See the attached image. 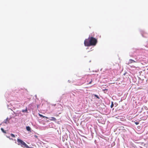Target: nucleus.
Wrapping results in <instances>:
<instances>
[{"label":"nucleus","instance_id":"f8f14e48","mask_svg":"<svg viewBox=\"0 0 148 148\" xmlns=\"http://www.w3.org/2000/svg\"><path fill=\"white\" fill-rule=\"evenodd\" d=\"M26 148H34L33 147H29L28 145L27 146Z\"/></svg>","mask_w":148,"mask_h":148},{"label":"nucleus","instance_id":"f257e3e1","mask_svg":"<svg viewBox=\"0 0 148 148\" xmlns=\"http://www.w3.org/2000/svg\"><path fill=\"white\" fill-rule=\"evenodd\" d=\"M97 42V39L92 37H89L88 39H86L84 41V44L85 46L89 47L95 46Z\"/></svg>","mask_w":148,"mask_h":148},{"label":"nucleus","instance_id":"9b49d317","mask_svg":"<svg viewBox=\"0 0 148 148\" xmlns=\"http://www.w3.org/2000/svg\"><path fill=\"white\" fill-rule=\"evenodd\" d=\"M94 95L95 97H96L98 99H99V96L98 95Z\"/></svg>","mask_w":148,"mask_h":148},{"label":"nucleus","instance_id":"dca6fc26","mask_svg":"<svg viewBox=\"0 0 148 148\" xmlns=\"http://www.w3.org/2000/svg\"><path fill=\"white\" fill-rule=\"evenodd\" d=\"M132 67H135V66H132Z\"/></svg>","mask_w":148,"mask_h":148},{"label":"nucleus","instance_id":"6e6552de","mask_svg":"<svg viewBox=\"0 0 148 148\" xmlns=\"http://www.w3.org/2000/svg\"><path fill=\"white\" fill-rule=\"evenodd\" d=\"M1 130L3 132L5 133H6L5 131L3 128H1Z\"/></svg>","mask_w":148,"mask_h":148},{"label":"nucleus","instance_id":"20e7f679","mask_svg":"<svg viewBox=\"0 0 148 148\" xmlns=\"http://www.w3.org/2000/svg\"><path fill=\"white\" fill-rule=\"evenodd\" d=\"M50 121H55L56 120V119L54 117H51V119H50Z\"/></svg>","mask_w":148,"mask_h":148},{"label":"nucleus","instance_id":"423d86ee","mask_svg":"<svg viewBox=\"0 0 148 148\" xmlns=\"http://www.w3.org/2000/svg\"><path fill=\"white\" fill-rule=\"evenodd\" d=\"M26 130L28 131H30L31 130V128L29 126H27L26 127Z\"/></svg>","mask_w":148,"mask_h":148},{"label":"nucleus","instance_id":"4468645a","mask_svg":"<svg viewBox=\"0 0 148 148\" xmlns=\"http://www.w3.org/2000/svg\"><path fill=\"white\" fill-rule=\"evenodd\" d=\"M135 123L136 125H138L139 124V123L138 122H135Z\"/></svg>","mask_w":148,"mask_h":148},{"label":"nucleus","instance_id":"ddd939ff","mask_svg":"<svg viewBox=\"0 0 148 148\" xmlns=\"http://www.w3.org/2000/svg\"><path fill=\"white\" fill-rule=\"evenodd\" d=\"M92 82V79H91V81L88 84H91Z\"/></svg>","mask_w":148,"mask_h":148},{"label":"nucleus","instance_id":"39448f33","mask_svg":"<svg viewBox=\"0 0 148 148\" xmlns=\"http://www.w3.org/2000/svg\"><path fill=\"white\" fill-rule=\"evenodd\" d=\"M39 115L41 117H42V118H46L47 119H48V117H46V116H43V115H42L40 114H39Z\"/></svg>","mask_w":148,"mask_h":148},{"label":"nucleus","instance_id":"2eb2a0df","mask_svg":"<svg viewBox=\"0 0 148 148\" xmlns=\"http://www.w3.org/2000/svg\"><path fill=\"white\" fill-rule=\"evenodd\" d=\"M34 136V137H35V138H38V136H37L36 135H35Z\"/></svg>","mask_w":148,"mask_h":148},{"label":"nucleus","instance_id":"1a4fd4ad","mask_svg":"<svg viewBox=\"0 0 148 148\" xmlns=\"http://www.w3.org/2000/svg\"><path fill=\"white\" fill-rule=\"evenodd\" d=\"M10 135L12 137H14V138L15 137V136L13 134H10Z\"/></svg>","mask_w":148,"mask_h":148},{"label":"nucleus","instance_id":"f03ea898","mask_svg":"<svg viewBox=\"0 0 148 148\" xmlns=\"http://www.w3.org/2000/svg\"><path fill=\"white\" fill-rule=\"evenodd\" d=\"M17 141L18 143V145H21V147H25L26 148L27 146H28V145L25 143L20 139L18 138L17 139Z\"/></svg>","mask_w":148,"mask_h":148},{"label":"nucleus","instance_id":"7ed1b4c3","mask_svg":"<svg viewBox=\"0 0 148 148\" xmlns=\"http://www.w3.org/2000/svg\"><path fill=\"white\" fill-rule=\"evenodd\" d=\"M136 62V61H135L134 60L132 59H130L129 60L128 62H127L126 64L128 65H129L130 64H131L132 63H134V62Z\"/></svg>","mask_w":148,"mask_h":148},{"label":"nucleus","instance_id":"0eeeda50","mask_svg":"<svg viewBox=\"0 0 148 148\" xmlns=\"http://www.w3.org/2000/svg\"><path fill=\"white\" fill-rule=\"evenodd\" d=\"M22 112H27V108L25 110H22Z\"/></svg>","mask_w":148,"mask_h":148},{"label":"nucleus","instance_id":"9d476101","mask_svg":"<svg viewBox=\"0 0 148 148\" xmlns=\"http://www.w3.org/2000/svg\"><path fill=\"white\" fill-rule=\"evenodd\" d=\"M113 106H114L113 103V102H112V103L111 105V106H110L111 108H112L113 107Z\"/></svg>","mask_w":148,"mask_h":148}]
</instances>
